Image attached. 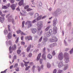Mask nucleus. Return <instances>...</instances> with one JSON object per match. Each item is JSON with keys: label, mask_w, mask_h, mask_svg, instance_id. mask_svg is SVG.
<instances>
[{"label": "nucleus", "mask_w": 73, "mask_h": 73, "mask_svg": "<svg viewBox=\"0 0 73 73\" xmlns=\"http://www.w3.org/2000/svg\"><path fill=\"white\" fill-rule=\"evenodd\" d=\"M42 36H41V38L39 39L38 42H41V40H42Z\"/></svg>", "instance_id": "2f4dec72"}, {"label": "nucleus", "mask_w": 73, "mask_h": 73, "mask_svg": "<svg viewBox=\"0 0 73 73\" xmlns=\"http://www.w3.org/2000/svg\"><path fill=\"white\" fill-rule=\"evenodd\" d=\"M64 65V64H63V63L62 62H60L58 65V67L59 68H61L62 66Z\"/></svg>", "instance_id": "9d476101"}, {"label": "nucleus", "mask_w": 73, "mask_h": 73, "mask_svg": "<svg viewBox=\"0 0 73 73\" xmlns=\"http://www.w3.org/2000/svg\"><path fill=\"white\" fill-rule=\"evenodd\" d=\"M57 27H55L53 28V33L54 34H56V33H57Z\"/></svg>", "instance_id": "1a4fd4ad"}, {"label": "nucleus", "mask_w": 73, "mask_h": 73, "mask_svg": "<svg viewBox=\"0 0 73 73\" xmlns=\"http://www.w3.org/2000/svg\"><path fill=\"white\" fill-rule=\"evenodd\" d=\"M36 19L34 20L32 22V23H36Z\"/></svg>", "instance_id": "e2e57ef3"}, {"label": "nucleus", "mask_w": 73, "mask_h": 73, "mask_svg": "<svg viewBox=\"0 0 73 73\" xmlns=\"http://www.w3.org/2000/svg\"><path fill=\"white\" fill-rule=\"evenodd\" d=\"M25 53V52H23L22 53V54H23V57H25V55H24Z\"/></svg>", "instance_id": "052dcab7"}, {"label": "nucleus", "mask_w": 73, "mask_h": 73, "mask_svg": "<svg viewBox=\"0 0 73 73\" xmlns=\"http://www.w3.org/2000/svg\"><path fill=\"white\" fill-rule=\"evenodd\" d=\"M19 37H18L17 38V40L15 41L16 43H17V42H19Z\"/></svg>", "instance_id": "f704fd0d"}, {"label": "nucleus", "mask_w": 73, "mask_h": 73, "mask_svg": "<svg viewBox=\"0 0 73 73\" xmlns=\"http://www.w3.org/2000/svg\"><path fill=\"white\" fill-rule=\"evenodd\" d=\"M56 72H57V70L56 69H55L53 71V73H56Z\"/></svg>", "instance_id": "4d7b16f0"}, {"label": "nucleus", "mask_w": 73, "mask_h": 73, "mask_svg": "<svg viewBox=\"0 0 73 73\" xmlns=\"http://www.w3.org/2000/svg\"><path fill=\"white\" fill-rule=\"evenodd\" d=\"M29 65L31 66L33 65V62H31L29 63Z\"/></svg>", "instance_id": "6e6d98bb"}, {"label": "nucleus", "mask_w": 73, "mask_h": 73, "mask_svg": "<svg viewBox=\"0 0 73 73\" xmlns=\"http://www.w3.org/2000/svg\"><path fill=\"white\" fill-rule=\"evenodd\" d=\"M14 2H15V1L13 0H11L10 1V3L11 4H13V3H14Z\"/></svg>", "instance_id": "8fccbe9b"}, {"label": "nucleus", "mask_w": 73, "mask_h": 73, "mask_svg": "<svg viewBox=\"0 0 73 73\" xmlns=\"http://www.w3.org/2000/svg\"><path fill=\"white\" fill-rule=\"evenodd\" d=\"M62 72V70H59L58 71V72L57 73H61Z\"/></svg>", "instance_id": "69168bd1"}, {"label": "nucleus", "mask_w": 73, "mask_h": 73, "mask_svg": "<svg viewBox=\"0 0 73 73\" xmlns=\"http://www.w3.org/2000/svg\"><path fill=\"white\" fill-rule=\"evenodd\" d=\"M30 50V48H29V47H28L27 49V52H29V51Z\"/></svg>", "instance_id": "c03bdc74"}, {"label": "nucleus", "mask_w": 73, "mask_h": 73, "mask_svg": "<svg viewBox=\"0 0 73 73\" xmlns=\"http://www.w3.org/2000/svg\"><path fill=\"white\" fill-rule=\"evenodd\" d=\"M46 50V48L44 47L43 50V52H44V53H45Z\"/></svg>", "instance_id": "09e8293b"}, {"label": "nucleus", "mask_w": 73, "mask_h": 73, "mask_svg": "<svg viewBox=\"0 0 73 73\" xmlns=\"http://www.w3.org/2000/svg\"><path fill=\"white\" fill-rule=\"evenodd\" d=\"M12 21V23L13 24H15V21H14V20L13 19Z\"/></svg>", "instance_id": "bf43d9fd"}, {"label": "nucleus", "mask_w": 73, "mask_h": 73, "mask_svg": "<svg viewBox=\"0 0 73 73\" xmlns=\"http://www.w3.org/2000/svg\"><path fill=\"white\" fill-rule=\"evenodd\" d=\"M68 56V53L65 52L64 54V58L65 59V63H68L69 62V58L67 57V56Z\"/></svg>", "instance_id": "7ed1b4c3"}, {"label": "nucleus", "mask_w": 73, "mask_h": 73, "mask_svg": "<svg viewBox=\"0 0 73 73\" xmlns=\"http://www.w3.org/2000/svg\"><path fill=\"white\" fill-rule=\"evenodd\" d=\"M34 1H35L34 0H32V1H31L32 3L33 4V5H35V2H34Z\"/></svg>", "instance_id": "13d9d810"}, {"label": "nucleus", "mask_w": 73, "mask_h": 73, "mask_svg": "<svg viewBox=\"0 0 73 73\" xmlns=\"http://www.w3.org/2000/svg\"><path fill=\"white\" fill-rule=\"evenodd\" d=\"M4 19H0V21L2 23L4 22Z\"/></svg>", "instance_id": "7c9ffc66"}, {"label": "nucleus", "mask_w": 73, "mask_h": 73, "mask_svg": "<svg viewBox=\"0 0 73 73\" xmlns=\"http://www.w3.org/2000/svg\"><path fill=\"white\" fill-rule=\"evenodd\" d=\"M52 55H53V56H54V55L56 54V53H55V51L54 50L52 52Z\"/></svg>", "instance_id": "4c0bfd02"}, {"label": "nucleus", "mask_w": 73, "mask_h": 73, "mask_svg": "<svg viewBox=\"0 0 73 73\" xmlns=\"http://www.w3.org/2000/svg\"><path fill=\"white\" fill-rule=\"evenodd\" d=\"M17 58V57L15 55L14 56V58L13 59L15 60V59H16V58Z\"/></svg>", "instance_id": "338daca9"}, {"label": "nucleus", "mask_w": 73, "mask_h": 73, "mask_svg": "<svg viewBox=\"0 0 73 73\" xmlns=\"http://www.w3.org/2000/svg\"><path fill=\"white\" fill-rule=\"evenodd\" d=\"M50 28V26H48L45 29V31H48L49 29Z\"/></svg>", "instance_id": "393cba45"}, {"label": "nucleus", "mask_w": 73, "mask_h": 73, "mask_svg": "<svg viewBox=\"0 0 73 73\" xmlns=\"http://www.w3.org/2000/svg\"><path fill=\"white\" fill-rule=\"evenodd\" d=\"M52 44L53 45V46H57V43H54Z\"/></svg>", "instance_id": "864d4df0"}, {"label": "nucleus", "mask_w": 73, "mask_h": 73, "mask_svg": "<svg viewBox=\"0 0 73 73\" xmlns=\"http://www.w3.org/2000/svg\"><path fill=\"white\" fill-rule=\"evenodd\" d=\"M41 53H40L38 55V56L36 58V60L37 61H38L39 60H40V58L41 57Z\"/></svg>", "instance_id": "ddd939ff"}, {"label": "nucleus", "mask_w": 73, "mask_h": 73, "mask_svg": "<svg viewBox=\"0 0 73 73\" xmlns=\"http://www.w3.org/2000/svg\"><path fill=\"white\" fill-rule=\"evenodd\" d=\"M25 23V21H23V22H22V28H24V23Z\"/></svg>", "instance_id": "bb28decb"}, {"label": "nucleus", "mask_w": 73, "mask_h": 73, "mask_svg": "<svg viewBox=\"0 0 73 73\" xmlns=\"http://www.w3.org/2000/svg\"><path fill=\"white\" fill-rule=\"evenodd\" d=\"M36 68V66H33V67L32 68V70H33V72H35V69Z\"/></svg>", "instance_id": "c85d7f7f"}, {"label": "nucleus", "mask_w": 73, "mask_h": 73, "mask_svg": "<svg viewBox=\"0 0 73 73\" xmlns=\"http://www.w3.org/2000/svg\"><path fill=\"white\" fill-rule=\"evenodd\" d=\"M39 15L37 13H36L35 15V17L36 19H41L42 18V15H40L38 17Z\"/></svg>", "instance_id": "0eeeda50"}, {"label": "nucleus", "mask_w": 73, "mask_h": 73, "mask_svg": "<svg viewBox=\"0 0 73 73\" xmlns=\"http://www.w3.org/2000/svg\"><path fill=\"white\" fill-rule=\"evenodd\" d=\"M18 63H16L15 64L14 68H18L17 66H18Z\"/></svg>", "instance_id": "b1692460"}, {"label": "nucleus", "mask_w": 73, "mask_h": 73, "mask_svg": "<svg viewBox=\"0 0 73 73\" xmlns=\"http://www.w3.org/2000/svg\"><path fill=\"white\" fill-rule=\"evenodd\" d=\"M9 51L10 53H12V51L11 50V49H12V47L11 46H10L9 48Z\"/></svg>", "instance_id": "473e14b6"}, {"label": "nucleus", "mask_w": 73, "mask_h": 73, "mask_svg": "<svg viewBox=\"0 0 73 73\" xmlns=\"http://www.w3.org/2000/svg\"><path fill=\"white\" fill-rule=\"evenodd\" d=\"M58 57L59 60H62L63 59V54L62 53H60L58 55Z\"/></svg>", "instance_id": "39448f33"}, {"label": "nucleus", "mask_w": 73, "mask_h": 73, "mask_svg": "<svg viewBox=\"0 0 73 73\" xmlns=\"http://www.w3.org/2000/svg\"><path fill=\"white\" fill-rule=\"evenodd\" d=\"M52 29L50 30L48 32H46L45 33V35L47 37H49L52 34Z\"/></svg>", "instance_id": "423d86ee"}, {"label": "nucleus", "mask_w": 73, "mask_h": 73, "mask_svg": "<svg viewBox=\"0 0 73 73\" xmlns=\"http://www.w3.org/2000/svg\"><path fill=\"white\" fill-rule=\"evenodd\" d=\"M57 40H58V39H57L56 37L55 36L52 37L51 38L49 39V41L50 42H56V41H57Z\"/></svg>", "instance_id": "f03ea898"}, {"label": "nucleus", "mask_w": 73, "mask_h": 73, "mask_svg": "<svg viewBox=\"0 0 73 73\" xmlns=\"http://www.w3.org/2000/svg\"><path fill=\"white\" fill-rule=\"evenodd\" d=\"M11 7L12 10H15V7H16V5L13 4L11 5Z\"/></svg>", "instance_id": "f8f14e48"}, {"label": "nucleus", "mask_w": 73, "mask_h": 73, "mask_svg": "<svg viewBox=\"0 0 73 73\" xmlns=\"http://www.w3.org/2000/svg\"><path fill=\"white\" fill-rule=\"evenodd\" d=\"M31 23H32V22L29 21H28L26 22L25 24V25H27L28 26V28H30V27H31L32 26V24Z\"/></svg>", "instance_id": "20e7f679"}, {"label": "nucleus", "mask_w": 73, "mask_h": 73, "mask_svg": "<svg viewBox=\"0 0 73 73\" xmlns=\"http://www.w3.org/2000/svg\"><path fill=\"white\" fill-rule=\"evenodd\" d=\"M27 38L28 40H32V37L31 36H27V38H26V40Z\"/></svg>", "instance_id": "aec40b11"}, {"label": "nucleus", "mask_w": 73, "mask_h": 73, "mask_svg": "<svg viewBox=\"0 0 73 73\" xmlns=\"http://www.w3.org/2000/svg\"><path fill=\"white\" fill-rule=\"evenodd\" d=\"M40 68L41 69H44V66L43 65H42L41 66H40Z\"/></svg>", "instance_id": "0e129e2a"}, {"label": "nucleus", "mask_w": 73, "mask_h": 73, "mask_svg": "<svg viewBox=\"0 0 73 73\" xmlns=\"http://www.w3.org/2000/svg\"><path fill=\"white\" fill-rule=\"evenodd\" d=\"M29 47L30 48H33V45H32L31 44H30L29 45Z\"/></svg>", "instance_id": "a18cd8bd"}, {"label": "nucleus", "mask_w": 73, "mask_h": 73, "mask_svg": "<svg viewBox=\"0 0 73 73\" xmlns=\"http://www.w3.org/2000/svg\"><path fill=\"white\" fill-rule=\"evenodd\" d=\"M21 51L20 50H18L17 51V53L18 54H20Z\"/></svg>", "instance_id": "5701e85b"}, {"label": "nucleus", "mask_w": 73, "mask_h": 73, "mask_svg": "<svg viewBox=\"0 0 73 73\" xmlns=\"http://www.w3.org/2000/svg\"><path fill=\"white\" fill-rule=\"evenodd\" d=\"M2 8L4 9H7V7L6 6L2 5Z\"/></svg>", "instance_id": "a878e982"}, {"label": "nucleus", "mask_w": 73, "mask_h": 73, "mask_svg": "<svg viewBox=\"0 0 73 73\" xmlns=\"http://www.w3.org/2000/svg\"><path fill=\"white\" fill-rule=\"evenodd\" d=\"M8 27L9 31H11V30H10V26H9V25H8Z\"/></svg>", "instance_id": "680f3d73"}, {"label": "nucleus", "mask_w": 73, "mask_h": 73, "mask_svg": "<svg viewBox=\"0 0 73 73\" xmlns=\"http://www.w3.org/2000/svg\"><path fill=\"white\" fill-rule=\"evenodd\" d=\"M23 62L25 63L24 65L25 66H28V64H29V62H26L24 60H23Z\"/></svg>", "instance_id": "f3484780"}, {"label": "nucleus", "mask_w": 73, "mask_h": 73, "mask_svg": "<svg viewBox=\"0 0 73 73\" xmlns=\"http://www.w3.org/2000/svg\"><path fill=\"white\" fill-rule=\"evenodd\" d=\"M43 24L42 23V22H39L37 24V26L39 28V29L38 28V33L40 35H41L42 34V30H41V27H42Z\"/></svg>", "instance_id": "f257e3e1"}, {"label": "nucleus", "mask_w": 73, "mask_h": 73, "mask_svg": "<svg viewBox=\"0 0 73 73\" xmlns=\"http://www.w3.org/2000/svg\"><path fill=\"white\" fill-rule=\"evenodd\" d=\"M70 54H72L73 53V48L70 51Z\"/></svg>", "instance_id": "79ce46f5"}, {"label": "nucleus", "mask_w": 73, "mask_h": 73, "mask_svg": "<svg viewBox=\"0 0 73 73\" xmlns=\"http://www.w3.org/2000/svg\"><path fill=\"white\" fill-rule=\"evenodd\" d=\"M57 24V19H54L53 22V25L54 27H55Z\"/></svg>", "instance_id": "6e6552de"}, {"label": "nucleus", "mask_w": 73, "mask_h": 73, "mask_svg": "<svg viewBox=\"0 0 73 73\" xmlns=\"http://www.w3.org/2000/svg\"><path fill=\"white\" fill-rule=\"evenodd\" d=\"M31 31L33 33H35L37 31V30L36 29H32Z\"/></svg>", "instance_id": "2eb2a0df"}, {"label": "nucleus", "mask_w": 73, "mask_h": 73, "mask_svg": "<svg viewBox=\"0 0 73 73\" xmlns=\"http://www.w3.org/2000/svg\"><path fill=\"white\" fill-rule=\"evenodd\" d=\"M21 35H25V34L23 32L21 31Z\"/></svg>", "instance_id": "37998d69"}, {"label": "nucleus", "mask_w": 73, "mask_h": 73, "mask_svg": "<svg viewBox=\"0 0 73 73\" xmlns=\"http://www.w3.org/2000/svg\"><path fill=\"white\" fill-rule=\"evenodd\" d=\"M53 44H50V48H53Z\"/></svg>", "instance_id": "603ef678"}, {"label": "nucleus", "mask_w": 73, "mask_h": 73, "mask_svg": "<svg viewBox=\"0 0 73 73\" xmlns=\"http://www.w3.org/2000/svg\"><path fill=\"white\" fill-rule=\"evenodd\" d=\"M37 70L38 71V72H40V71L41 70V69L40 67V66H38L37 67Z\"/></svg>", "instance_id": "c756f323"}, {"label": "nucleus", "mask_w": 73, "mask_h": 73, "mask_svg": "<svg viewBox=\"0 0 73 73\" xmlns=\"http://www.w3.org/2000/svg\"><path fill=\"white\" fill-rule=\"evenodd\" d=\"M7 37L9 39H11L12 38V34L10 33H9L7 35Z\"/></svg>", "instance_id": "dca6fc26"}, {"label": "nucleus", "mask_w": 73, "mask_h": 73, "mask_svg": "<svg viewBox=\"0 0 73 73\" xmlns=\"http://www.w3.org/2000/svg\"><path fill=\"white\" fill-rule=\"evenodd\" d=\"M7 33H8V31L6 30H5L4 31V33L5 35H6Z\"/></svg>", "instance_id": "58836bf2"}, {"label": "nucleus", "mask_w": 73, "mask_h": 73, "mask_svg": "<svg viewBox=\"0 0 73 73\" xmlns=\"http://www.w3.org/2000/svg\"><path fill=\"white\" fill-rule=\"evenodd\" d=\"M15 70L17 72H19V67H17L15 68Z\"/></svg>", "instance_id": "ea45409f"}, {"label": "nucleus", "mask_w": 73, "mask_h": 73, "mask_svg": "<svg viewBox=\"0 0 73 73\" xmlns=\"http://www.w3.org/2000/svg\"><path fill=\"white\" fill-rule=\"evenodd\" d=\"M47 66L48 68H50L51 66V65L49 63H48L47 64Z\"/></svg>", "instance_id": "4be33fe9"}, {"label": "nucleus", "mask_w": 73, "mask_h": 73, "mask_svg": "<svg viewBox=\"0 0 73 73\" xmlns=\"http://www.w3.org/2000/svg\"><path fill=\"white\" fill-rule=\"evenodd\" d=\"M67 68H68V65H66V66H65L63 70H66Z\"/></svg>", "instance_id": "cd10ccee"}, {"label": "nucleus", "mask_w": 73, "mask_h": 73, "mask_svg": "<svg viewBox=\"0 0 73 73\" xmlns=\"http://www.w3.org/2000/svg\"><path fill=\"white\" fill-rule=\"evenodd\" d=\"M29 8V5H28L26 6L24 8H25V9H27V8Z\"/></svg>", "instance_id": "5fc2aeb1"}, {"label": "nucleus", "mask_w": 73, "mask_h": 73, "mask_svg": "<svg viewBox=\"0 0 73 73\" xmlns=\"http://www.w3.org/2000/svg\"><path fill=\"white\" fill-rule=\"evenodd\" d=\"M42 58L44 60H46V54L45 53H44L42 54Z\"/></svg>", "instance_id": "9b49d317"}, {"label": "nucleus", "mask_w": 73, "mask_h": 73, "mask_svg": "<svg viewBox=\"0 0 73 73\" xmlns=\"http://www.w3.org/2000/svg\"><path fill=\"white\" fill-rule=\"evenodd\" d=\"M21 44L22 45H24V44H25V42H21Z\"/></svg>", "instance_id": "774afa93"}, {"label": "nucleus", "mask_w": 73, "mask_h": 73, "mask_svg": "<svg viewBox=\"0 0 73 73\" xmlns=\"http://www.w3.org/2000/svg\"><path fill=\"white\" fill-rule=\"evenodd\" d=\"M12 48H13V50H16V44H15L14 45H13L12 46Z\"/></svg>", "instance_id": "412c9836"}, {"label": "nucleus", "mask_w": 73, "mask_h": 73, "mask_svg": "<svg viewBox=\"0 0 73 73\" xmlns=\"http://www.w3.org/2000/svg\"><path fill=\"white\" fill-rule=\"evenodd\" d=\"M27 13V12L25 11H22V13L21 12V14L22 15V16H25V14Z\"/></svg>", "instance_id": "6ab92c4d"}, {"label": "nucleus", "mask_w": 73, "mask_h": 73, "mask_svg": "<svg viewBox=\"0 0 73 73\" xmlns=\"http://www.w3.org/2000/svg\"><path fill=\"white\" fill-rule=\"evenodd\" d=\"M39 62L41 64L42 63V59H40L39 60Z\"/></svg>", "instance_id": "c9c22d12"}, {"label": "nucleus", "mask_w": 73, "mask_h": 73, "mask_svg": "<svg viewBox=\"0 0 73 73\" xmlns=\"http://www.w3.org/2000/svg\"><path fill=\"white\" fill-rule=\"evenodd\" d=\"M32 54L31 53H30L29 54V57H32Z\"/></svg>", "instance_id": "a19ab883"}, {"label": "nucleus", "mask_w": 73, "mask_h": 73, "mask_svg": "<svg viewBox=\"0 0 73 73\" xmlns=\"http://www.w3.org/2000/svg\"><path fill=\"white\" fill-rule=\"evenodd\" d=\"M21 67H24V64H23V63H21Z\"/></svg>", "instance_id": "3c124183"}, {"label": "nucleus", "mask_w": 73, "mask_h": 73, "mask_svg": "<svg viewBox=\"0 0 73 73\" xmlns=\"http://www.w3.org/2000/svg\"><path fill=\"white\" fill-rule=\"evenodd\" d=\"M24 4V0H21L19 3V5L21 6Z\"/></svg>", "instance_id": "4468645a"}, {"label": "nucleus", "mask_w": 73, "mask_h": 73, "mask_svg": "<svg viewBox=\"0 0 73 73\" xmlns=\"http://www.w3.org/2000/svg\"><path fill=\"white\" fill-rule=\"evenodd\" d=\"M33 10V9L31 8H28L27 9V11H32Z\"/></svg>", "instance_id": "49530a36"}, {"label": "nucleus", "mask_w": 73, "mask_h": 73, "mask_svg": "<svg viewBox=\"0 0 73 73\" xmlns=\"http://www.w3.org/2000/svg\"><path fill=\"white\" fill-rule=\"evenodd\" d=\"M61 11V9H58L56 11V13H59V11Z\"/></svg>", "instance_id": "72a5a7b5"}, {"label": "nucleus", "mask_w": 73, "mask_h": 73, "mask_svg": "<svg viewBox=\"0 0 73 73\" xmlns=\"http://www.w3.org/2000/svg\"><path fill=\"white\" fill-rule=\"evenodd\" d=\"M7 69H6L3 71L1 72V73H6V72H7Z\"/></svg>", "instance_id": "e433bc0d"}, {"label": "nucleus", "mask_w": 73, "mask_h": 73, "mask_svg": "<svg viewBox=\"0 0 73 73\" xmlns=\"http://www.w3.org/2000/svg\"><path fill=\"white\" fill-rule=\"evenodd\" d=\"M52 56L50 54H49L47 55V58L48 59H52Z\"/></svg>", "instance_id": "a211bd4d"}, {"label": "nucleus", "mask_w": 73, "mask_h": 73, "mask_svg": "<svg viewBox=\"0 0 73 73\" xmlns=\"http://www.w3.org/2000/svg\"><path fill=\"white\" fill-rule=\"evenodd\" d=\"M21 31L20 30L18 31H17V34H19L20 33H21Z\"/></svg>", "instance_id": "de8ad7c7"}]
</instances>
